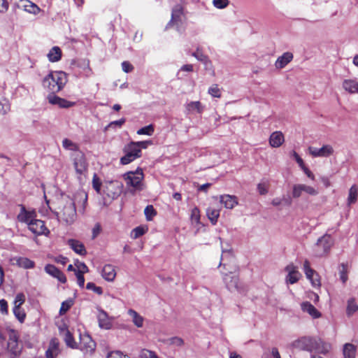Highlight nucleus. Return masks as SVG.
Here are the masks:
<instances>
[{
    "label": "nucleus",
    "instance_id": "nucleus-1",
    "mask_svg": "<svg viewBox=\"0 0 358 358\" xmlns=\"http://www.w3.org/2000/svg\"><path fill=\"white\" fill-rule=\"evenodd\" d=\"M59 211L56 213L59 221L66 225L74 223L77 219L75 201L69 196L62 198L59 201Z\"/></svg>",
    "mask_w": 358,
    "mask_h": 358
},
{
    "label": "nucleus",
    "instance_id": "nucleus-2",
    "mask_svg": "<svg viewBox=\"0 0 358 358\" xmlns=\"http://www.w3.org/2000/svg\"><path fill=\"white\" fill-rule=\"evenodd\" d=\"M67 82L65 73L62 71L51 72L43 80V85L48 88L52 93H56L62 90Z\"/></svg>",
    "mask_w": 358,
    "mask_h": 358
},
{
    "label": "nucleus",
    "instance_id": "nucleus-3",
    "mask_svg": "<svg viewBox=\"0 0 358 358\" xmlns=\"http://www.w3.org/2000/svg\"><path fill=\"white\" fill-rule=\"evenodd\" d=\"M334 245V240L329 234H324L317 239L314 246V252L316 257L327 255Z\"/></svg>",
    "mask_w": 358,
    "mask_h": 358
},
{
    "label": "nucleus",
    "instance_id": "nucleus-4",
    "mask_svg": "<svg viewBox=\"0 0 358 358\" xmlns=\"http://www.w3.org/2000/svg\"><path fill=\"white\" fill-rule=\"evenodd\" d=\"M123 177L126 180L127 185L131 187L129 191L131 194H134L136 192H140L144 189L143 176H135V173L129 171L124 173Z\"/></svg>",
    "mask_w": 358,
    "mask_h": 358
},
{
    "label": "nucleus",
    "instance_id": "nucleus-5",
    "mask_svg": "<svg viewBox=\"0 0 358 358\" xmlns=\"http://www.w3.org/2000/svg\"><path fill=\"white\" fill-rule=\"evenodd\" d=\"M123 152L124 155L120 158V163L123 165L128 164L141 157V150L135 148L134 141L127 144L123 148Z\"/></svg>",
    "mask_w": 358,
    "mask_h": 358
},
{
    "label": "nucleus",
    "instance_id": "nucleus-6",
    "mask_svg": "<svg viewBox=\"0 0 358 358\" xmlns=\"http://www.w3.org/2000/svg\"><path fill=\"white\" fill-rule=\"evenodd\" d=\"M7 331L8 336L7 344L8 350L11 354L16 356L21 352V347L19 344V334L17 331L13 329H8Z\"/></svg>",
    "mask_w": 358,
    "mask_h": 358
},
{
    "label": "nucleus",
    "instance_id": "nucleus-7",
    "mask_svg": "<svg viewBox=\"0 0 358 358\" xmlns=\"http://www.w3.org/2000/svg\"><path fill=\"white\" fill-rule=\"evenodd\" d=\"M315 339L316 338L314 337L303 336L294 341L292 346L301 350L313 352L316 345Z\"/></svg>",
    "mask_w": 358,
    "mask_h": 358
},
{
    "label": "nucleus",
    "instance_id": "nucleus-8",
    "mask_svg": "<svg viewBox=\"0 0 358 358\" xmlns=\"http://www.w3.org/2000/svg\"><path fill=\"white\" fill-rule=\"evenodd\" d=\"M308 152L313 157H327L334 153V149L330 145H324L320 148L309 147Z\"/></svg>",
    "mask_w": 358,
    "mask_h": 358
},
{
    "label": "nucleus",
    "instance_id": "nucleus-9",
    "mask_svg": "<svg viewBox=\"0 0 358 358\" xmlns=\"http://www.w3.org/2000/svg\"><path fill=\"white\" fill-rule=\"evenodd\" d=\"M223 280L229 291H241V288L238 285L239 279L237 275L233 274L232 273H225L223 275Z\"/></svg>",
    "mask_w": 358,
    "mask_h": 358
},
{
    "label": "nucleus",
    "instance_id": "nucleus-10",
    "mask_svg": "<svg viewBox=\"0 0 358 358\" xmlns=\"http://www.w3.org/2000/svg\"><path fill=\"white\" fill-rule=\"evenodd\" d=\"M28 227L29 229L32 233L36 235H47L50 232L49 230L45 226L44 222L41 220H37L36 218L35 220H33V222L29 223Z\"/></svg>",
    "mask_w": 358,
    "mask_h": 358
},
{
    "label": "nucleus",
    "instance_id": "nucleus-11",
    "mask_svg": "<svg viewBox=\"0 0 358 358\" xmlns=\"http://www.w3.org/2000/svg\"><path fill=\"white\" fill-rule=\"evenodd\" d=\"M48 102L52 105H57L62 108H68L75 105L74 102L69 101L52 93L47 96Z\"/></svg>",
    "mask_w": 358,
    "mask_h": 358
},
{
    "label": "nucleus",
    "instance_id": "nucleus-12",
    "mask_svg": "<svg viewBox=\"0 0 358 358\" xmlns=\"http://www.w3.org/2000/svg\"><path fill=\"white\" fill-rule=\"evenodd\" d=\"M285 271L288 273L285 278L287 283H296L301 276V274L297 270V267L293 264H288L285 267Z\"/></svg>",
    "mask_w": 358,
    "mask_h": 358
},
{
    "label": "nucleus",
    "instance_id": "nucleus-13",
    "mask_svg": "<svg viewBox=\"0 0 358 358\" xmlns=\"http://www.w3.org/2000/svg\"><path fill=\"white\" fill-rule=\"evenodd\" d=\"M80 345L81 350L87 352L94 351L95 348V343L88 334L80 335Z\"/></svg>",
    "mask_w": 358,
    "mask_h": 358
},
{
    "label": "nucleus",
    "instance_id": "nucleus-14",
    "mask_svg": "<svg viewBox=\"0 0 358 358\" xmlns=\"http://www.w3.org/2000/svg\"><path fill=\"white\" fill-rule=\"evenodd\" d=\"M36 217V212L27 211L24 206H22L20 213L17 215V220L21 222H24L29 225V223L33 222Z\"/></svg>",
    "mask_w": 358,
    "mask_h": 358
},
{
    "label": "nucleus",
    "instance_id": "nucleus-15",
    "mask_svg": "<svg viewBox=\"0 0 358 358\" xmlns=\"http://www.w3.org/2000/svg\"><path fill=\"white\" fill-rule=\"evenodd\" d=\"M73 165L77 173L81 175L87 170V162L82 153L77 155L73 159Z\"/></svg>",
    "mask_w": 358,
    "mask_h": 358
},
{
    "label": "nucleus",
    "instance_id": "nucleus-16",
    "mask_svg": "<svg viewBox=\"0 0 358 358\" xmlns=\"http://www.w3.org/2000/svg\"><path fill=\"white\" fill-rule=\"evenodd\" d=\"M97 320L99 326L101 329H110L112 327V322L106 311L102 309H98Z\"/></svg>",
    "mask_w": 358,
    "mask_h": 358
},
{
    "label": "nucleus",
    "instance_id": "nucleus-17",
    "mask_svg": "<svg viewBox=\"0 0 358 358\" xmlns=\"http://www.w3.org/2000/svg\"><path fill=\"white\" fill-rule=\"evenodd\" d=\"M12 261L13 262V264H16L17 266L25 269L33 268L35 266L34 261L24 257H15L13 258Z\"/></svg>",
    "mask_w": 358,
    "mask_h": 358
},
{
    "label": "nucleus",
    "instance_id": "nucleus-18",
    "mask_svg": "<svg viewBox=\"0 0 358 358\" xmlns=\"http://www.w3.org/2000/svg\"><path fill=\"white\" fill-rule=\"evenodd\" d=\"M293 54L290 52L283 53L281 56L278 57L275 61V66L276 69H283L293 59Z\"/></svg>",
    "mask_w": 358,
    "mask_h": 358
},
{
    "label": "nucleus",
    "instance_id": "nucleus-19",
    "mask_svg": "<svg viewBox=\"0 0 358 358\" xmlns=\"http://www.w3.org/2000/svg\"><path fill=\"white\" fill-rule=\"evenodd\" d=\"M18 7L23 8L25 11L34 15L38 14L41 10L36 4L29 0H20Z\"/></svg>",
    "mask_w": 358,
    "mask_h": 358
},
{
    "label": "nucleus",
    "instance_id": "nucleus-20",
    "mask_svg": "<svg viewBox=\"0 0 358 358\" xmlns=\"http://www.w3.org/2000/svg\"><path fill=\"white\" fill-rule=\"evenodd\" d=\"M284 141L283 134L278 131L273 132L269 138V144L272 148H279Z\"/></svg>",
    "mask_w": 358,
    "mask_h": 358
},
{
    "label": "nucleus",
    "instance_id": "nucleus-21",
    "mask_svg": "<svg viewBox=\"0 0 358 358\" xmlns=\"http://www.w3.org/2000/svg\"><path fill=\"white\" fill-rule=\"evenodd\" d=\"M68 245L76 253L80 255L84 256L87 254L85 245L78 240L69 239L68 241Z\"/></svg>",
    "mask_w": 358,
    "mask_h": 358
},
{
    "label": "nucleus",
    "instance_id": "nucleus-22",
    "mask_svg": "<svg viewBox=\"0 0 358 358\" xmlns=\"http://www.w3.org/2000/svg\"><path fill=\"white\" fill-rule=\"evenodd\" d=\"M220 203H223L224 207L229 209H232L238 204L236 196L229 194H224L220 196Z\"/></svg>",
    "mask_w": 358,
    "mask_h": 358
},
{
    "label": "nucleus",
    "instance_id": "nucleus-23",
    "mask_svg": "<svg viewBox=\"0 0 358 358\" xmlns=\"http://www.w3.org/2000/svg\"><path fill=\"white\" fill-rule=\"evenodd\" d=\"M315 341L316 345L314 347V352L323 355H326L329 352L331 349V345L329 343L324 342L319 338H316Z\"/></svg>",
    "mask_w": 358,
    "mask_h": 358
},
{
    "label": "nucleus",
    "instance_id": "nucleus-24",
    "mask_svg": "<svg viewBox=\"0 0 358 358\" xmlns=\"http://www.w3.org/2000/svg\"><path fill=\"white\" fill-rule=\"evenodd\" d=\"M343 89L350 94H358V82L355 79H345L343 82Z\"/></svg>",
    "mask_w": 358,
    "mask_h": 358
},
{
    "label": "nucleus",
    "instance_id": "nucleus-25",
    "mask_svg": "<svg viewBox=\"0 0 358 358\" xmlns=\"http://www.w3.org/2000/svg\"><path fill=\"white\" fill-rule=\"evenodd\" d=\"M116 276L115 268L111 264H106L102 269V277L107 281L112 282Z\"/></svg>",
    "mask_w": 358,
    "mask_h": 358
},
{
    "label": "nucleus",
    "instance_id": "nucleus-26",
    "mask_svg": "<svg viewBox=\"0 0 358 358\" xmlns=\"http://www.w3.org/2000/svg\"><path fill=\"white\" fill-rule=\"evenodd\" d=\"M303 312L308 313L313 318H319L321 313L308 301L303 302L301 305Z\"/></svg>",
    "mask_w": 358,
    "mask_h": 358
},
{
    "label": "nucleus",
    "instance_id": "nucleus-27",
    "mask_svg": "<svg viewBox=\"0 0 358 358\" xmlns=\"http://www.w3.org/2000/svg\"><path fill=\"white\" fill-rule=\"evenodd\" d=\"M59 354V343L56 339H52L50 343V348L46 350L45 355L47 358H55Z\"/></svg>",
    "mask_w": 358,
    "mask_h": 358
},
{
    "label": "nucleus",
    "instance_id": "nucleus-28",
    "mask_svg": "<svg viewBox=\"0 0 358 358\" xmlns=\"http://www.w3.org/2000/svg\"><path fill=\"white\" fill-rule=\"evenodd\" d=\"M61 57L62 51L57 46L52 48L48 54V59L52 62H58L61 59Z\"/></svg>",
    "mask_w": 358,
    "mask_h": 358
},
{
    "label": "nucleus",
    "instance_id": "nucleus-29",
    "mask_svg": "<svg viewBox=\"0 0 358 358\" xmlns=\"http://www.w3.org/2000/svg\"><path fill=\"white\" fill-rule=\"evenodd\" d=\"M128 314L132 317V321L137 327H143V318L136 311L130 309Z\"/></svg>",
    "mask_w": 358,
    "mask_h": 358
},
{
    "label": "nucleus",
    "instance_id": "nucleus-30",
    "mask_svg": "<svg viewBox=\"0 0 358 358\" xmlns=\"http://www.w3.org/2000/svg\"><path fill=\"white\" fill-rule=\"evenodd\" d=\"M206 215L211 223L215 224L220 216V210L210 207L206 210Z\"/></svg>",
    "mask_w": 358,
    "mask_h": 358
},
{
    "label": "nucleus",
    "instance_id": "nucleus-31",
    "mask_svg": "<svg viewBox=\"0 0 358 358\" xmlns=\"http://www.w3.org/2000/svg\"><path fill=\"white\" fill-rule=\"evenodd\" d=\"M355 347L350 343H346L343 348V355L345 358H355Z\"/></svg>",
    "mask_w": 358,
    "mask_h": 358
},
{
    "label": "nucleus",
    "instance_id": "nucleus-32",
    "mask_svg": "<svg viewBox=\"0 0 358 358\" xmlns=\"http://www.w3.org/2000/svg\"><path fill=\"white\" fill-rule=\"evenodd\" d=\"M358 188L356 185H353L349 189L348 197V203L351 205L355 203L357 199Z\"/></svg>",
    "mask_w": 358,
    "mask_h": 358
},
{
    "label": "nucleus",
    "instance_id": "nucleus-33",
    "mask_svg": "<svg viewBox=\"0 0 358 358\" xmlns=\"http://www.w3.org/2000/svg\"><path fill=\"white\" fill-rule=\"evenodd\" d=\"M186 109L189 112L192 113L196 111L199 113H202L203 108L201 106L200 101H191L186 106Z\"/></svg>",
    "mask_w": 358,
    "mask_h": 358
},
{
    "label": "nucleus",
    "instance_id": "nucleus-34",
    "mask_svg": "<svg viewBox=\"0 0 358 358\" xmlns=\"http://www.w3.org/2000/svg\"><path fill=\"white\" fill-rule=\"evenodd\" d=\"M114 187V183L113 182H110L104 188L103 192L104 194L109 198L114 199L117 197L118 192L113 191Z\"/></svg>",
    "mask_w": 358,
    "mask_h": 358
},
{
    "label": "nucleus",
    "instance_id": "nucleus-35",
    "mask_svg": "<svg viewBox=\"0 0 358 358\" xmlns=\"http://www.w3.org/2000/svg\"><path fill=\"white\" fill-rule=\"evenodd\" d=\"M304 272L306 275V278L310 280L313 286H314V287H320V282L319 279L313 280V276L315 275L316 277H317V274L315 273V271L313 269L310 268Z\"/></svg>",
    "mask_w": 358,
    "mask_h": 358
},
{
    "label": "nucleus",
    "instance_id": "nucleus-36",
    "mask_svg": "<svg viewBox=\"0 0 358 358\" xmlns=\"http://www.w3.org/2000/svg\"><path fill=\"white\" fill-rule=\"evenodd\" d=\"M358 310V305L355 303L354 298L350 299L348 301V306L346 309V313L348 316H351L356 311Z\"/></svg>",
    "mask_w": 358,
    "mask_h": 358
},
{
    "label": "nucleus",
    "instance_id": "nucleus-37",
    "mask_svg": "<svg viewBox=\"0 0 358 358\" xmlns=\"http://www.w3.org/2000/svg\"><path fill=\"white\" fill-rule=\"evenodd\" d=\"M64 339L68 347L71 348H77V343L74 341L73 335L68 329L66 330Z\"/></svg>",
    "mask_w": 358,
    "mask_h": 358
},
{
    "label": "nucleus",
    "instance_id": "nucleus-38",
    "mask_svg": "<svg viewBox=\"0 0 358 358\" xmlns=\"http://www.w3.org/2000/svg\"><path fill=\"white\" fill-rule=\"evenodd\" d=\"M10 110V105L8 99H0V116L6 115Z\"/></svg>",
    "mask_w": 358,
    "mask_h": 358
},
{
    "label": "nucleus",
    "instance_id": "nucleus-39",
    "mask_svg": "<svg viewBox=\"0 0 358 358\" xmlns=\"http://www.w3.org/2000/svg\"><path fill=\"white\" fill-rule=\"evenodd\" d=\"M74 304V301L72 299H69L63 301L61 304L59 309V315H64Z\"/></svg>",
    "mask_w": 358,
    "mask_h": 358
},
{
    "label": "nucleus",
    "instance_id": "nucleus-40",
    "mask_svg": "<svg viewBox=\"0 0 358 358\" xmlns=\"http://www.w3.org/2000/svg\"><path fill=\"white\" fill-rule=\"evenodd\" d=\"M182 15V7L177 6L175 8H173L172 10V14H171V20L170 22L169 23V24H171V22H178V21H180V17Z\"/></svg>",
    "mask_w": 358,
    "mask_h": 358
},
{
    "label": "nucleus",
    "instance_id": "nucleus-41",
    "mask_svg": "<svg viewBox=\"0 0 358 358\" xmlns=\"http://www.w3.org/2000/svg\"><path fill=\"white\" fill-rule=\"evenodd\" d=\"M13 311L18 321L20 323H23L26 317V314L24 309L21 307H13Z\"/></svg>",
    "mask_w": 358,
    "mask_h": 358
},
{
    "label": "nucleus",
    "instance_id": "nucleus-42",
    "mask_svg": "<svg viewBox=\"0 0 358 358\" xmlns=\"http://www.w3.org/2000/svg\"><path fill=\"white\" fill-rule=\"evenodd\" d=\"M62 146L64 149L68 150L76 151L78 150V145L69 138H64L62 141Z\"/></svg>",
    "mask_w": 358,
    "mask_h": 358
},
{
    "label": "nucleus",
    "instance_id": "nucleus-43",
    "mask_svg": "<svg viewBox=\"0 0 358 358\" xmlns=\"http://www.w3.org/2000/svg\"><path fill=\"white\" fill-rule=\"evenodd\" d=\"M192 55L205 64H206L208 62L210 63L208 56H206L201 51H200L199 48L196 50V52H192Z\"/></svg>",
    "mask_w": 358,
    "mask_h": 358
},
{
    "label": "nucleus",
    "instance_id": "nucleus-44",
    "mask_svg": "<svg viewBox=\"0 0 358 358\" xmlns=\"http://www.w3.org/2000/svg\"><path fill=\"white\" fill-rule=\"evenodd\" d=\"M154 131H155V129H154L153 125L149 124L148 126H145L144 127L139 129L137 131V134L152 136L154 133Z\"/></svg>",
    "mask_w": 358,
    "mask_h": 358
},
{
    "label": "nucleus",
    "instance_id": "nucleus-45",
    "mask_svg": "<svg viewBox=\"0 0 358 358\" xmlns=\"http://www.w3.org/2000/svg\"><path fill=\"white\" fill-rule=\"evenodd\" d=\"M144 213L147 220H152L153 217L156 215L157 212L152 205L147 206L144 210Z\"/></svg>",
    "mask_w": 358,
    "mask_h": 358
},
{
    "label": "nucleus",
    "instance_id": "nucleus-46",
    "mask_svg": "<svg viewBox=\"0 0 358 358\" xmlns=\"http://www.w3.org/2000/svg\"><path fill=\"white\" fill-rule=\"evenodd\" d=\"M340 279L343 283H345L348 280L347 267L344 264H341L339 270Z\"/></svg>",
    "mask_w": 358,
    "mask_h": 358
},
{
    "label": "nucleus",
    "instance_id": "nucleus-47",
    "mask_svg": "<svg viewBox=\"0 0 358 358\" xmlns=\"http://www.w3.org/2000/svg\"><path fill=\"white\" fill-rule=\"evenodd\" d=\"M146 230L143 227H137L134 228L131 231V237L133 238H137L143 236L145 233Z\"/></svg>",
    "mask_w": 358,
    "mask_h": 358
},
{
    "label": "nucleus",
    "instance_id": "nucleus-48",
    "mask_svg": "<svg viewBox=\"0 0 358 358\" xmlns=\"http://www.w3.org/2000/svg\"><path fill=\"white\" fill-rule=\"evenodd\" d=\"M59 269L53 264H47L45 266V271L52 277L59 274Z\"/></svg>",
    "mask_w": 358,
    "mask_h": 358
},
{
    "label": "nucleus",
    "instance_id": "nucleus-49",
    "mask_svg": "<svg viewBox=\"0 0 358 358\" xmlns=\"http://www.w3.org/2000/svg\"><path fill=\"white\" fill-rule=\"evenodd\" d=\"M92 187L98 194H101V182L96 174H94L93 176Z\"/></svg>",
    "mask_w": 358,
    "mask_h": 358
},
{
    "label": "nucleus",
    "instance_id": "nucleus-50",
    "mask_svg": "<svg viewBox=\"0 0 358 358\" xmlns=\"http://www.w3.org/2000/svg\"><path fill=\"white\" fill-rule=\"evenodd\" d=\"M303 192L302 184L294 185L292 188V196L299 198L301 196Z\"/></svg>",
    "mask_w": 358,
    "mask_h": 358
},
{
    "label": "nucleus",
    "instance_id": "nucleus-51",
    "mask_svg": "<svg viewBox=\"0 0 358 358\" xmlns=\"http://www.w3.org/2000/svg\"><path fill=\"white\" fill-rule=\"evenodd\" d=\"M25 301V296L22 293H18L14 300V307H21Z\"/></svg>",
    "mask_w": 358,
    "mask_h": 358
},
{
    "label": "nucleus",
    "instance_id": "nucleus-52",
    "mask_svg": "<svg viewBox=\"0 0 358 358\" xmlns=\"http://www.w3.org/2000/svg\"><path fill=\"white\" fill-rule=\"evenodd\" d=\"M86 289L89 290H92L99 295H101L103 294L102 288L101 287L96 286L94 282L87 283Z\"/></svg>",
    "mask_w": 358,
    "mask_h": 358
},
{
    "label": "nucleus",
    "instance_id": "nucleus-53",
    "mask_svg": "<svg viewBox=\"0 0 358 358\" xmlns=\"http://www.w3.org/2000/svg\"><path fill=\"white\" fill-rule=\"evenodd\" d=\"M140 356L141 358H159L155 352L146 349L141 350Z\"/></svg>",
    "mask_w": 358,
    "mask_h": 358
},
{
    "label": "nucleus",
    "instance_id": "nucleus-54",
    "mask_svg": "<svg viewBox=\"0 0 358 358\" xmlns=\"http://www.w3.org/2000/svg\"><path fill=\"white\" fill-rule=\"evenodd\" d=\"M191 220L195 223H199L200 220V211L198 208H194L191 211Z\"/></svg>",
    "mask_w": 358,
    "mask_h": 358
},
{
    "label": "nucleus",
    "instance_id": "nucleus-55",
    "mask_svg": "<svg viewBox=\"0 0 358 358\" xmlns=\"http://www.w3.org/2000/svg\"><path fill=\"white\" fill-rule=\"evenodd\" d=\"M208 93L213 97H220L221 92L217 85H213L208 89Z\"/></svg>",
    "mask_w": 358,
    "mask_h": 358
},
{
    "label": "nucleus",
    "instance_id": "nucleus-56",
    "mask_svg": "<svg viewBox=\"0 0 358 358\" xmlns=\"http://www.w3.org/2000/svg\"><path fill=\"white\" fill-rule=\"evenodd\" d=\"M135 148L137 150L146 149L148 145H152V142L151 141H137L134 142Z\"/></svg>",
    "mask_w": 358,
    "mask_h": 358
},
{
    "label": "nucleus",
    "instance_id": "nucleus-57",
    "mask_svg": "<svg viewBox=\"0 0 358 358\" xmlns=\"http://www.w3.org/2000/svg\"><path fill=\"white\" fill-rule=\"evenodd\" d=\"M75 265L78 268L77 272H80L83 274L89 272V268L84 262H78L77 263L75 264Z\"/></svg>",
    "mask_w": 358,
    "mask_h": 358
},
{
    "label": "nucleus",
    "instance_id": "nucleus-58",
    "mask_svg": "<svg viewBox=\"0 0 358 358\" xmlns=\"http://www.w3.org/2000/svg\"><path fill=\"white\" fill-rule=\"evenodd\" d=\"M213 3L217 8H224L229 4L228 0H213Z\"/></svg>",
    "mask_w": 358,
    "mask_h": 358
},
{
    "label": "nucleus",
    "instance_id": "nucleus-59",
    "mask_svg": "<svg viewBox=\"0 0 358 358\" xmlns=\"http://www.w3.org/2000/svg\"><path fill=\"white\" fill-rule=\"evenodd\" d=\"M302 187H303V192L307 193V194H310V195L315 196V195H317L318 194L317 190H316L313 187H310V186L302 184Z\"/></svg>",
    "mask_w": 358,
    "mask_h": 358
},
{
    "label": "nucleus",
    "instance_id": "nucleus-60",
    "mask_svg": "<svg viewBox=\"0 0 358 358\" xmlns=\"http://www.w3.org/2000/svg\"><path fill=\"white\" fill-rule=\"evenodd\" d=\"M126 122L125 118H121L118 120L113 121L108 124V125L106 127V129L110 127H121L122 124Z\"/></svg>",
    "mask_w": 358,
    "mask_h": 358
},
{
    "label": "nucleus",
    "instance_id": "nucleus-61",
    "mask_svg": "<svg viewBox=\"0 0 358 358\" xmlns=\"http://www.w3.org/2000/svg\"><path fill=\"white\" fill-rule=\"evenodd\" d=\"M257 189L261 195H264L268 192V185L265 182H260L257 185Z\"/></svg>",
    "mask_w": 358,
    "mask_h": 358
},
{
    "label": "nucleus",
    "instance_id": "nucleus-62",
    "mask_svg": "<svg viewBox=\"0 0 358 358\" xmlns=\"http://www.w3.org/2000/svg\"><path fill=\"white\" fill-rule=\"evenodd\" d=\"M122 71L125 73H129L134 69V66L127 61H124L122 63Z\"/></svg>",
    "mask_w": 358,
    "mask_h": 358
},
{
    "label": "nucleus",
    "instance_id": "nucleus-63",
    "mask_svg": "<svg viewBox=\"0 0 358 358\" xmlns=\"http://www.w3.org/2000/svg\"><path fill=\"white\" fill-rule=\"evenodd\" d=\"M0 312L4 315L8 314V303L4 299L0 300Z\"/></svg>",
    "mask_w": 358,
    "mask_h": 358
},
{
    "label": "nucleus",
    "instance_id": "nucleus-64",
    "mask_svg": "<svg viewBox=\"0 0 358 358\" xmlns=\"http://www.w3.org/2000/svg\"><path fill=\"white\" fill-rule=\"evenodd\" d=\"M106 358H123V356L120 351H113L109 352Z\"/></svg>",
    "mask_w": 358,
    "mask_h": 358
}]
</instances>
